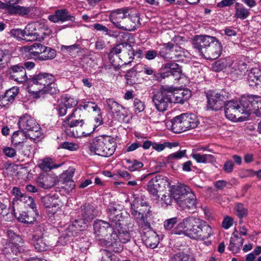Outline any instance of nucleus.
Here are the masks:
<instances>
[{"mask_svg":"<svg viewBox=\"0 0 261 261\" xmlns=\"http://www.w3.org/2000/svg\"><path fill=\"white\" fill-rule=\"evenodd\" d=\"M172 233L184 234L190 238L203 240L212 234L211 227L204 221L193 217L184 219L173 230Z\"/></svg>","mask_w":261,"mask_h":261,"instance_id":"nucleus-1","label":"nucleus"},{"mask_svg":"<svg viewBox=\"0 0 261 261\" xmlns=\"http://www.w3.org/2000/svg\"><path fill=\"white\" fill-rule=\"evenodd\" d=\"M110 19L117 29L133 31L141 25L139 13L133 9L122 8L112 11Z\"/></svg>","mask_w":261,"mask_h":261,"instance_id":"nucleus-2","label":"nucleus"},{"mask_svg":"<svg viewBox=\"0 0 261 261\" xmlns=\"http://www.w3.org/2000/svg\"><path fill=\"white\" fill-rule=\"evenodd\" d=\"M193 47L200 55L207 60L218 58L222 54V46L215 37L197 35L192 41Z\"/></svg>","mask_w":261,"mask_h":261,"instance_id":"nucleus-3","label":"nucleus"},{"mask_svg":"<svg viewBox=\"0 0 261 261\" xmlns=\"http://www.w3.org/2000/svg\"><path fill=\"white\" fill-rule=\"evenodd\" d=\"M55 82V78L53 74L40 72L29 79L28 85L38 89L40 94L49 93L54 95L59 92Z\"/></svg>","mask_w":261,"mask_h":261,"instance_id":"nucleus-4","label":"nucleus"},{"mask_svg":"<svg viewBox=\"0 0 261 261\" xmlns=\"http://www.w3.org/2000/svg\"><path fill=\"white\" fill-rule=\"evenodd\" d=\"M77 109L63 122V126L66 135L72 137H81L91 134L93 128L87 130V124H85L83 119L78 118L76 116Z\"/></svg>","mask_w":261,"mask_h":261,"instance_id":"nucleus-5","label":"nucleus"},{"mask_svg":"<svg viewBox=\"0 0 261 261\" xmlns=\"http://www.w3.org/2000/svg\"><path fill=\"white\" fill-rule=\"evenodd\" d=\"M88 148L93 154L109 157L115 152L116 142L110 136H100L89 140Z\"/></svg>","mask_w":261,"mask_h":261,"instance_id":"nucleus-6","label":"nucleus"},{"mask_svg":"<svg viewBox=\"0 0 261 261\" xmlns=\"http://www.w3.org/2000/svg\"><path fill=\"white\" fill-rule=\"evenodd\" d=\"M131 204L132 215L138 224L144 229L150 226L147 220V215L150 213V206L141 197H134Z\"/></svg>","mask_w":261,"mask_h":261,"instance_id":"nucleus-7","label":"nucleus"},{"mask_svg":"<svg viewBox=\"0 0 261 261\" xmlns=\"http://www.w3.org/2000/svg\"><path fill=\"white\" fill-rule=\"evenodd\" d=\"M96 215V212L94 207L90 204H85L81 207V215L80 218L76 220L69 225L67 228L69 232H71L72 235L76 234L80 228L87 223L92 221Z\"/></svg>","mask_w":261,"mask_h":261,"instance_id":"nucleus-8","label":"nucleus"},{"mask_svg":"<svg viewBox=\"0 0 261 261\" xmlns=\"http://www.w3.org/2000/svg\"><path fill=\"white\" fill-rule=\"evenodd\" d=\"M151 94L152 101L159 112L166 111L173 101L171 90L168 87L162 86L160 90L154 91Z\"/></svg>","mask_w":261,"mask_h":261,"instance_id":"nucleus-9","label":"nucleus"},{"mask_svg":"<svg viewBox=\"0 0 261 261\" xmlns=\"http://www.w3.org/2000/svg\"><path fill=\"white\" fill-rule=\"evenodd\" d=\"M19 129L24 132L27 130V135L32 139L36 140L40 137V127L36 120L28 114H24L18 122Z\"/></svg>","mask_w":261,"mask_h":261,"instance_id":"nucleus-10","label":"nucleus"},{"mask_svg":"<svg viewBox=\"0 0 261 261\" xmlns=\"http://www.w3.org/2000/svg\"><path fill=\"white\" fill-rule=\"evenodd\" d=\"M130 237L127 231H113L107 240L106 247L114 252L119 253L122 251V244L128 242Z\"/></svg>","mask_w":261,"mask_h":261,"instance_id":"nucleus-11","label":"nucleus"},{"mask_svg":"<svg viewBox=\"0 0 261 261\" xmlns=\"http://www.w3.org/2000/svg\"><path fill=\"white\" fill-rule=\"evenodd\" d=\"M93 227L96 240L99 241V244L106 246L107 240L113 231H114L113 224L99 220L95 222Z\"/></svg>","mask_w":261,"mask_h":261,"instance_id":"nucleus-12","label":"nucleus"},{"mask_svg":"<svg viewBox=\"0 0 261 261\" xmlns=\"http://www.w3.org/2000/svg\"><path fill=\"white\" fill-rule=\"evenodd\" d=\"M170 184L167 177L157 175L149 181L147 191L150 194L158 198L159 197L158 193L168 188Z\"/></svg>","mask_w":261,"mask_h":261,"instance_id":"nucleus-13","label":"nucleus"},{"mask_svg":"<svg viewBox=\"0 0 261 261\" xmlns=\"http://www.w3.org/2000/svg\"><path fill=\"white\" fill-rule=\"evenodd\" d=\"M261 101V96L257 95H247L242 96L240 99V104L245 108L246 114L250 115L251 113L255 114L258 117H261V111H256V106L258 102Z\"/></svg>","mask_w":261,"mask_h":261,"instance_id":"nucleus-14","label":"nucleus"},{"mask_svg":"<svg viewBox=\"0 0 261 261\" xmlns=\"http://www.w3.org/2000/svg\"><path fill=\"white\" fill-rule=\"evenodd\" d=\"M193 194L190 187L185 185H180L172 189V196L174 200L179 206H184L182 202L187 199H191V196Z\"/></svg>","mask_w":261,"mask_h":261,"instance_id":"nucleus-15","label":"nucleus"},{"mask_svg":"<svg viewBox=\"0 0 261 261\" xmlns=\"http://www.w3.org/2000/svg\"><path fill=\"white\" fill-rule=\"evenodd\" d=\"M107 108L109 113L117 118L120 122L128 123L127 115L122 113L124 108L113 98L106 100Z\"/></svg>","mask_w":261,"mask_h":261,"instance_id":"nucleus-16","label":"nucleus"},{"mask_svg":"<svg viewBox=\"0 0 261 261\" xmlns=\"http://www.w3.org/2000/svg\"><path fill=\"white\" fill-rule=\"evenodd\" d=\"M245 108L239 102L230 101L225 104V115L226 117L231 121H236L240 114H246Z\"/></svg>","mask_w":261,"mask_h":261,"instance_id":"nucleus-17","label":"nucleus"},{"mask_svg":"<svg viewBox=\"0 0 261 261\" xmlns=\"http://www.w3.org/2000/svg\"><path fill=\"white\" fill-rule=\"evenodd\" d=\"M44 229L42 226L37 227L32 234L31 243L38 252L47 250L48 246L43 238Z\"/></svg>","mask_w":261,"mask_h":261,"instance_id":"nucleus-18","label":"nucleus"},{"mask_svg":"<svg viewBox=\"0 0 261 261\" xmlns=\"http://www.w3.org/2000/svg\"><path fill=\"white\" fill-rule=\"evenodd\" d=\"M207 107L208 108L218 111L225 104L226 98L221 93L212 92L207 96Z\"/></svg>","mask_w":261,"mask_h":261,"instance_id":"nucleus-19","label":"nucleus"},{"mask_svg":"<svg viewBox=\"0 0 261 261\" xmlns=\"http://www.w3.org/2000/svg\"><path fill=\"white\" fill-rule=\"evenodd\" d=\"M48 19L51 22L58 23L70 21H75L74 16L70 14L66 9H61L56 10L55 13L48 16Z\"/></svg>","mask_w":261,"mask_h":261,"instance_id":"nucleus-20","label":"nucleus"},{"mask_svg":"<svg viewBox=\"0 0 261 261\" xmlns=\"http://www.w3.org/2000/svg\"><path fill=\"white\" fill-rule=\"evenodd\" d=\"M108 217L111 222L110 224H113V227L116 228H121V221L123 220V217L122 213L116 206L110 205L108 210Z\"/></svg>","mask_w":261,"mask_h":261,"instance_id":"nucleus-21","label":"nucleus"},{"mask_svg":"<svg viewBox=\"0 0 261 261\" xmlns=\"http://www.w3.org/2000/svg\"><path fill=\"white\" fill-rule=\"evenodd\" d=\"M166 71L161 73L162 79L172 76L175 80H179L181 77V69L179 65L175 62H168L164 65Z\"/></svg>","mask_w":261,"mask_h":261,"instance_id":"nucleus-22","label":"nucleus"},{"mask_svg":"<svg viewBox=\"0 0 261 261\" xmlns=\"http://www.w3.org/2000/svg\"><path fill=\"white\" fill-rule=\"evenodd\" d=\"M9 73L11 77L14 81L18 83H23L27 81L28 80L26 73L25 68L20 65H16L12 66L10 69Z\"/></svg>","mask_w":261,"mask_h":261,"instance_id":"nucleus-23","label":"nucleus"},{"mask_svg":"<svg viewBox=\"0 0 261 261\" xmlns=\"http://www.w3.org/2000/svg\"><path fill=\"white\" fill-rule=\"evenodd\" d=\"M7 233L9 241L8 245L11 248L12 252L16 254L19 252V247L22 243V239L13 230H8Z\"/></svg>","mask_w":261,"mask_h":261,"instance_id":"nucleus-24","label":"nucleus"},{"mask_svg":"<svg viewBox=\"0 0 261 261\" xmlns=\"http://www.w3.org/2000/svg\"><path fill=\"white\" fill-rule=\"evenodd\" d=\"M171 90L174 103L183 104L191 96V92L188 89H174L172 87H168Z\"/></svg>","mask_w":261,"mask_h":261,"instance_id":"nucleus-25","label":"nucleus"},{"mask_svg":"<svg viewBox=\"0 0 261 261\" xmlns=\"http://www.w3.org/2000/svg\"><path fill=\"white\" fill-rule=\"evenodd\" d=\"M122 50L128 51V55L130 56L129 59H133V57L135 56V51L133 48L132 46L126 42L117 44L113 47L110 53L109 54V58L110 60L112 59L114 55H117L120 54Z\"/></svg>","mask_w":261,"mask_h":261,"instance_id":"nucleus-26","label":"nucleus"},{"mask_svg":"<svg viewBox=\"0 0 261 261\" xmlns=\"http://www.w3.org/2000/svg\"><path fill=\"white\" fill-rule=\"evenodd\" d=\"M41 201L43 204L48 208L49 214H55L60 208L59 200L55 195H46L42 198Z\"/></svg>","mask_w":261,"mask_h":261,"instance_id":"nucleus-27","label":"nucleus"},{"mask_svg":"<svg viewBox=\"0 0 261 261\" xmlns=\"http://www.w3.org/2000/svg\"><path fill=\"white\" fill-rule=\"evenodd\" d=\"M145 245L152 249L157 247L159 243V237L156 233L152 230H148L145 232L142 237Z\"/></svg>","mask_w":261,"mask_h":261,"instance_id":"nucleus-28","label":"nucleus"},{"mask_svg":"<svg viewBox=\"0 0 261 261\" xmlns=\"http://www.w3.org/2000/svg\"><path fill=\"white\" fill-rule=\"evenodd\" d=\"M183 124L184 130L194 128L198 125L195 116L193 114H183L180 115Z\"/></svg>","mask_w":261,"mask_h":261,"instance_id":"nucleus-29","label":"nucleus"},{"mask_svg":"<svg viewBox=\"0 0 261 261\" xmlns=\"http://www.w3.org/2000/svg\"><path fill=\"white\" fill-rule=\"evenodd\" d=\"M55 179L47 174H41L37 179L38 185L43 189H50L55 185Z\"/></svg>","mask_w":261,"mask_h":261,"instance_id":"nucleus-30","label":"nucleus"},{"mask_svg":"<svg viewBox=\"0 0 261 261\" xmlns=\"http://www.w3.org/2000/svg\"><path fill=\"white\" fill-rule=\"evenodd\" d=\"M244 239L239 237L234 232L232 233L230 239L228 249L233 253H238L242 247Z\"/></svg>","mask_w":261,"mask_h":261,"instance_id":"nucleus-31","label":"nucleus"},{"mask_svg":"<svg viewBox=\"0 0 261 261\" xmlns=\"http://www.w3.org/2000/svg\"><path fill=\"white\" fill-rule=\"evenodd\" d=\"M27 135L22 130L15 132L13 133L12 136L11 142L15 147H18L19 150L22 149L24 146H26L24 144V141L27 139Z\"/></svg>","mask_w":261,"mask_h":261,"instance_id":"nucleus-32","label":"nucleus"},{"mask_svg":"<svg viewBox=\"0 0 261 261\" xmlns=\"http://www.w3.org/2000/svg\"><path fill=\"white\" fill-rule=\"evenodd\" d=\"M247 81L250 86L254 87L261 83V70L252 68L248 73Z\"/></svg>","mask_w":261,"mask_h":261,"instance_id":"nucleus-33","label":"nucleus"},{"mask_svg":"<svg viewBox=\"0 0 261 261\" xmlns=\"http://www.w3.org/2000/svg\"><path fill=\"white\" fill-rule=\"evenodd\" d=\"M37 210H33L32 211L23 212L17 217V220L25 224H32L36 220Z\"/></svg>","mask_w":261,"mask_h":261,"instance_id":"nucleus-34","label":"nucleus"},{"mask_svg":"<svg viewBox=\"0 0 261 261\" xmlns=\"http://www.w3.org/2000/svg\"><path fill=\"white\" fill-rule=\"evenodd\" d=\"M33 10L31 7H23L19 5H11L9 9V13L11 15L24 16L29 14Z\"/></svg>","mask_w":261,"mask_h":261,"instance_id":"nucleus-35","label":"nucleus"},{"mask_svg":"<svg viewBox=\"0 0 261 261\" xmlns=\"http://www.w3.org/2000/svg\"><path fill=\"white\" fill-rule=\"evenodd\" d=\"M36 29L33 24H28L24 29V40L33 41L38 39V34L36 32Z\"/></svg>","mask_w":261,"mask_h":261,"instance_id":"nucleus-36","label":"nucleus"},{"mask_svg":"<svg viewBox=\"0 0 261 261\" xmlns=\"http://www.w3.org/2000/svg\"><path fill=\"white\" fill-rule=\"evenodd\" d=\"M191 156L199 163H212L215 161V158L212 154H203L193 152Z\"/></svg>","mask_w":261,"mask_h":261,"instance_id":"nucleus-37","label":"nucleus"},{"mask_svg":"<svg viewBox=\"0 0 261 261\" xmlns=\"http://www.w3.org/2000/svg\"><path fill=\"white\" fill-rule=\"evenodd\" d=\"M19 93V88L16 87H13V88L7 90L4 96L2 98V101L3 102H12L15 99V97Z\"/></svg>","mask_w":261,"mask_h":261,"instance_id":"nucleus-38","label":"nucleus"},{"mask_svg":"<svg viewBox=\"0 0 261 261\" xmlns=\"http://www.w3.org/2000/svg\"><path fill=\"white\" fill-rule=\"evenodd\" d=\"M171 123V129L174 133L178 134L184 132L180 115L173 118Z\"/></svg>","mask_w":261,"mask_h":261,"instance_id":"nucleus-39","label":"nucleus"},{"mask_svg":"<svg viewBox=\"0 0 261 261\" xmlns=\"http://www.w3.org/2000/svg\"><path fill=\"white\" fill-rule=\"evenodd\" d=\"M60 165L53 163L51 159L45 158L39 164V167L42 170L48 171L50 170L59 167Z\"/></svg>","mask_w":261,"mask_h":261,"instance_id":"nucleus-40","label":"nucleus"},{"mask_svg":"<svg viewBox=\"0 0 261 261\" xmlns=\"http://www.w3.org/2000/svg\"><path fill=\"white\" fill-rule=\"evenodd\" d=\"M43 49V54L42 55H39L38 59L40 60H47L53 59L55 58L56 56V51L55 49H51L48 47H42Z\"/></svg>","mask_w":261,"mask_h":261,"instance_id":"nucleus-41","label":"nucleus"},{"mask_svg":"<svg viewBox=\"0 0 261 261\" xmlns=\"http://www.w3.org/2000/svg\"><path fill=\"white\" fill-rule=\"evenodd\" d=\"M74 169L72 168H69L65 172L60 175L59 182L62 184H65L72 180L74 175Z\"/></svg>","mask_w":261,"mask_h":261,"instance_id":"nucleus-42","label":"nucleus"},{"mask_svg":"<svg viewBox=\"0 0 261 261\" xmlns=\"http://www.w3.org/2000/svg\"><path fill=\"white\" fill-rule=\"evenodd\" d=\"M99 254L101 261H118V258L107 249H101Z\"/></svg>","mask_w":261,"mask_h":261,"instance_id":"nucleus-43","label":"nucleus"},{"mask_svg":"<svg viewBox=\"0 0 261 261\" xmlns=\"http://www.w3.org/2000/svg\"><path fill=\"white\" fill-rule=\"evenodd\" d=\"M191 199L186 198L182 203L185 205L184 206H179L182 210H194L196 208V198L193 193L191 196Z\"/></svg>","mask_w":261,"mask_h":261,"instance_id":"nucleus-44","label":"nucleus"},{"mask_svg":"<svg viewBox=\"0 0 261 261\" xmlns=\"http://www.w3.org/2000/svg\"><path fill=\"white\" fill-rule=\"evenodd\" d=\"M170 261H194V259L191 255L180 252L172 256Z\"/></svg>","mask_w":261,"mask_h":261,"instance_id":"nucleus-45","label":"nucleus"},{"mask_svg":"<svg viewBox=\"0 0 261 261\" xmlns=\"http://www.w3.org/2000/svg\"><path fill=\"white\" fill-rule=\"evenodd\" d=\"M227 65L228 64L226 60L221 59L213 63L212 66V68L214 71L219 72L225 69Z\"/></svg>","mask_w":261,"mask_h":261,"instance_id":"nucleus-46","label":"nucleus"},{"mask_svg":"<svg viewBox=\"0 0 261 261\" xmlns=\"http://www.w3.org/2000/svg\"><path fill=\"white\" fill-rule=\"evenodd\" d=\"M160 56L163 57L165 60H176L180 56L179 54H172L170 53V51H168L167 50L162 48L160 51Z\"/></svg>","mask_w":261,"mask_h":261,"instance_id":"nucleus-47","label":"nucleus"},{"mask_svg":"<svg viewBox=\"0 0 261 261\" xmlns=\"http://www.w3.org/2000/svg\"><path fill=\"white\" fill-rule=\"evenodd\" d=\"M249 13V11L248 9L244 7H241L236 9L235 16L237 18L244 19L248 16Z\"/></svg>","mask_w":261,"mask_h":261,"instance_id":"nucleus-48","label":"nucleus"},{"mask_svg":"<svg viewBox=\"0 0 261 261\" xmlns=\"http://www.w3.org/2000/svg\"><path fill=\"white\" fill-rule=\"evenodd\" d=\"M186 150H182L176 151L174 153L169 154L167 157L169 162H172L173 160L180 159L186 155Z\"/></svg>","mask_w":261,"mask_h":261,"instance_id":"nucleus-49","label":"nucleus"},{"mask_svg":"<svg viewBox=\"0 0 261 261\" xmlns=\"http://www.w3.org/2000/svg\"><path fill=\"white\" fill-rule=\"evenodd\" d=\"M235 210L236 215L240 218L246 217L247 215V210L244 208L242 203L237 204Z\"/></svg>","mask_w":261,"mask_h":261,"instance_id":"nucleus-50","label":"nucleus"},{"mask_svg":"<svg viewBox=\"0 0 261 261\" xmlns=\"http://www.w3.org/2000/svg\"><path fill=\"white\" fill-rule=\"evenodd\" d=\"M163 48L167 50L168 51H170V53L174 55L175 51H180L181 49V47H179L177 44H173L170 42L168 43H165L164 45Z\"/></svg>","mask_w":261,"mask_h":261,"instance_id":"nucleus-51","label":"nucleus"},{"mask_svg":"<svg viewBox=\"0 0 261 261\" xmlns=\"http://www.w3.org/2000/svg\"><path fill=\"white\" fill-rule=\"evenodd\" d=\"M9 61V56L0 49V68L5 67Z\"/></svg>","mask_w":261,"mask_h":261,"instance_id":"nucleus-52","label":"nucleus"},{"mask_svg":"<svg viewBox=\"0 0 261 261\" xmlns=\"http://www.w3.org/2000/svg\"><path fill=\"white\" fill-rule=\"evenodd\" d=\"M19 201L24 203H27L32 210H36V204L33 198L24 194L23 197L20 198Z\"/></svg>","mask_w":261,"mask_h":261,"instance_id":"nucleus-53","label":"nucleus"},{"mask_svg":"<svg viewBox=\"0 0 261 261\" xmlns=\"http://www.w3.org/2000/svg\"><path fill=\"white\" fill-rule=\"evenodd\" d=\"M60 147L70 151H74L78 149L79 145L75 143L64 142L60 145Z\"/></svg>","mask_w":261,"mask_h":261,"instance_id":"nucleus-54","label":"nucleus"},{"mask_svg":"<svg viewBox=\"0 0 261 261\" xmlns=\"http://www.w3.org/2000/svg\"><path fill=\"white\" fill-rule=\"evenodd\" d=\"M177 222V218L173 217L166 220L164 222V226L166 230H170Z\"/></svg>","mask_w":261,"mask_h":261,"instance_id":"nucleus-55","label":"nucleus"},{"mask_svg":"<svg viewBox=\"0 0 261 261\" xmlns=\"http://www.w3.org/2000/svg\"><path fill=\"white\" fill-rule=\"evenodd\" d=\"M143 166L142 162L133 160L132 161V165H128L127 168L130 171H135L138 170Z\"/></svg>","mask_w":261,"mask_h":261,"instance_id":"nucleus-56","label":"nucleus"},{"mask_svg":"<svg viewBox=\"0 0 261 261\" xmlns=\"http://www.w3.org/2000/svg\"><path fill=\"white\" fill-rule=\"evenodd\" d=\"M3 153L8 158H13L16 155V150L11 147L6 146L3 148Z\"/></svg>","mask_w":261,"mask_h":261,"instance_id":"nucleus-57","label":"nucleus"},{"mask_svg":"<svg viewBox=\"0 0 261 261\" xmlns=\"http://www.w3.org/2000/svg\"><path fill=\"white\" fill-rule=\"evenodd\" d=\"M68 108H72L75 107L77 103L76 99L71 97H66L63 103Z\"/></svg>","mask_w":261,"mask_h":261,"instance_id":"nucleus-58","label":"nucleus"},{"mask_svg":"<svg viewBox=\"0 0 261 261\" xmlns=\"http://www.w3.org/2000/svg\"><path fill=\"white\" fill-rule=\"evenodd\" d=\"M24 30L21 29H13L11 31V35L17 39H22L24 40V34H23Z\"/></svg>","mask_w":261,"mask_h":261,"instance_id":"nucleus-59","label":"nucleus"},{"mask_svg":"<svg viewBox=\"0 0 261 261\" xmlns=\"http://www.w3.org/2000/svg\"><path fill=\"white\" fill-rule=\"evenodd\" d=\"M134 107L136 113H140L144 110V105L143 102L138 98H135L134 101Z\"/></svg>","mask_w":261,"mask_h":261,"instance_id":"nucleus-60","label":"nucleus"},{"mask_svg":"<svg viewBox=\"0 0 261 261\" xmlns=\"http://www.w3.org/2000/svg\"><path fill=\"white\" fill-rule=\"evenodd\" d=\"M12 193L15 196L13 201L19 200L25 194L21 192L19 188L16 187H13L12 190Z\"/></svg>","mask_w":261,"mask_h":261,"instance_id":"nucleus-61","label":"nucleus"},{"mask_svg":"<svg viewBox=\"0 0 261 261\" xmlns=\"http://www.w3.org/2000/svg\"><path fill=\"white\" fill-rule=\"evenodd\" d=\"M233 222V220L232 218L226 216L222 221V226L224 228L227 229L232 225Z\"/></svg>","mask_w":261,"mask_h":261,"instance_id":"nucleus-62","label":"nucleus"},{"mask_svg":"<svg viewBox=\"0 0 261 261\" xmlns=\"http://www.w3.org/2000/svg\"><path fill=\"white\" fill-rule=\"evenodd\" d=\"M247 70V64L245 63H240L236 68L235 69V71H236V73L240 75H241L244 74Z\"/></svg>","mask_w":261,"mask_h":261,"instance_id":"nucleus-63","label":"nucleus"},{"mask_svg":"<svg viewBox=\"0 0 261 261\" xmlns=\"http://www.w3.org/2000/svg\"><path fill=\"white\" fill-rule=\"evenodd\" d=\"M234 164L231 160L227 161L224 165L223 169L226 173H231L232 172L233 169Z\"/></svg>","mask_w":261,"mask_h":261,"instance_id":"nucleus-64","label":"nucleus"}]
</instances>
